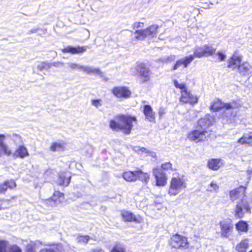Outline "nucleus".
<instances>
[{
    "label": "nucleus",
    "instance_id": "obj_1",
    "mask_svg": "<svg viewBox=\"0 0 252 252\" xmlns=\"http://www.w3.org/2000/svg\"><path fill=\"white\" fill-rule=\"evenodd\" d=\"M118 121L111 120V128L116 130H120L123 133L128 135L134 126L137 124V119L135 116L125 115H118L116 117Z\"/></svg>",
    "mask_w": 252,
    "mask_h": 252
},
{
    "label": "nucleus",
    "instance_id": "obj_2",
    "mask_svg": "<svg viewBox=\"0 0 252 252\" xmlns=\"http://www.w3.org/2000/svg\"><path fill=\"white\" fill-rule=\"evenodd\" d=\"M239 106L240 104L234 101L228 103H224L218 100L213 103L211 106V109L215 111L224 109V116L228 119H231L232 118L236 116V109Z\"/></svg>",
    "mask_w": 252,
    "mask_h": 252
},
{
    "label": "nucleus",
    "instance_id": "obj_3",
    "mask_svg": "<svg viewBox=\"0 0 252 252\" xmlns=\"http://www.w3.org/2000/svg\"><path fill=\"white\" fill-rule=\"evenodd\" d=\"M64 200V194L59 190H55L52 195L48 198L43 200L44 205L49 207H57Z\"/></svg>",
    "mask_w": 252,
    "mask_h": 252
},
{
    "label": "nucleus",
    "instance_id": "obj_4",
    "mask_svg": "<svg viewBox=\"0 0 252 252\" xmlns=\"http://www.w3.org/2000/svg\"><path fill=\"white\" fill-rule=\"evenodd\" d=\"M158 28V26L152 25L145 30H136L133 33L135 39L143 40L147 37H154L157 34Z\"/></svg>",
    "mask_w": 252,
    "mask_h": 252
},
{
    "label": "nucleus",
    "instance_id": "obj_5",
    "mask_svg": "<svg viewBox=\"0 0 252 252\" xmlns=\"http://www.w3.org/2000/svg\"><path fill=\"white\" fill-rule=\"evenodd\" d=\"M210 134V131L207 130L195 129L189 133L188 138L190 141L198 143L208 140Z\"/></svg>",
    "mask_w": 252,
    "mask_h": 252
},
{
    "label": "nucleus",
    "instance_id": "obj_6",
    "mask_svg": "<svg viewBox=\"0 0 252 252\" xmlns=\"http://www.w3.org/2000/svg\"><path fill=\"white\" fill-rule=\"evenodd\" d=\"M187 184L181 178H172L170 182L168 193L170 195H176L183 189L186 188Z\"/></svg>",
    "mask_w": 252,
    "mask_h": 252
},
{
    "label": "nucleus",
    "instance_id": "obj_7",
    "mask_svg": "<svg viewBox=\"0 0 252 252\" xmlns=\"http://www.w3.org/2000/svg\"><path fill=\"white\" fill-rule=\"evenodd\" d=\"M136 74L140 76L143 82L149 81L151 76V71L150 68L144 63H137L134 68Z\"/></svg>",
    "mask_w": 252,
    "mask_h": 252
},
{
    "label": "nucleus",
    "instance_id": "obj_8",
    "mask_svg": "<svg viewBox=\"0 0 252 252\" xmlns=\"http://www.w3.org/2000/svg\"><path fill=\"white\" fill-rule=\"evenodd\" d=\"M251 212V207L247 198L240 200L237 204L235 209V216L242 218L246 213Z\"/></svg>",
    "mask_w": 252,
    "mask_h": 252
},
{
    "label": "nucleus",
    "instance_id": "obj_9",
    "mask_svg": "<svg viewBox=\"0 0 252 252\" xmlns=\"http://www.w3.org/2000/svg\"><path fill=\"white\" fill-rule=\"evenodd\" d=\"M171 245L176 249L187 248L189 247L187 238L178 234L171 237Z\"/></svg>",
    "mask_w": 252,
    "mask_h": 252
},
{
    "label": "nucleus",
    "instance_id": "obj_10",
    "mask_svg": "<svg viewBox=\"0 0 252 252\" xmlns=\"http://www.w3.org/2000/svg\"><path fill=\"white\" fill-rule=\"evenodd\" d=\"M246 188L241 186L239 188L232 189L229 192V197L230 200L234 202V201L240 199L247 198L245 193Z\"/></svg>",
    "mask_w": 252,
    "mask_h": 252
},
{
    "label": "nucleus",
    "instance_id": "obj_11",
    "mask_svg": "<svg viewBox=\"0 0 252 252\" xmlns=\"http://www.w3.org/2000/svg\"><path fill=\"white\" fill-rule=\"evenodd\" d=\"M221 236L227 238L231 234L233 225L229 220H223L220 222Z\"/></svg>",
    "mask_w": 252,
    "mask_h": 252
},
{
    "label": "nucleus",
    "instance_id": "obj_12",
    "mask_svg": "<svg viewBox=\"0 0 252 252\" xmlns=\"http://www.w3.org/2000/svg\"><path fill=\"white\" fill-rule=\"evenodd\" d=\"M114 95L119 98H127L131 95L130 91L126 87H117L113 89Z\"/></svg>",
    "mask_w": 252,
    "mask_h": 252
},
{
    "label": "nucleus",
    "instance_id": "obj_13",
    "mask_svg": "<svg viewBox=\"0 0 252 252\" xmlns=\"http://www.w3.org/2000/svg\"><path fill=\"white\" fill-rule=\"evenodd\" d=\"M121 215L123 218V220L125 221H127V222H131L133 221L136 223H140L142 220L141 218L138 216H136L134 215L133 213L131 212L126 211V210H123L121 211Z\"/></svg>",
    "mask_w": 252,
    "mask_h": 252
},
{
    "label": "nucleus",
    "instance_id": "obj_14",
    "mask_svg": "<svg viewBox=\"0 0 252 252\" xmlns=\"http://www.w3.org/2000/svg\"><path fill=\"white\" fill-rule=\"evenodd\" d=\"M153 173L156 179L157 186H164L166 182V178L161 169L155 168L153 170Z\"/></svg>",
    "mask_w": 252,
    "mask_h": 252
},
{
    "label": "nucleus",
    "instance_id": "obj_15",
    "mask_svg": "<svg viewBox=\"0 0 252 252\" xmlns=\"http://www.w3.org/2000/svg\"><path fill=\"white\" fill-rule=\"evenodd\" d=\"M198 97L196 96H194L189 92H187L185 90L182 92V95L180 100L185 103H189L191 104H194L198 102Z\"/></svg>",
    "mask_w": 252,
    "mask_h": 252
},
{
    "label": "nucleus",
    "instance_id": "obj_16",
    "mask_svg": "<svg viewBox=\"0 0 252 252\" xmlns=\"http://www.w3.org/2000/svg\"><path fill=\"white\" fill-rule=\"evenodd\" d=\"M86 50V46H77L76 47H73L68 46L62 49L61 51L64 54L70 53L71 54H78L85 52Z\"/></svg>",
    "mask_w": 252,
    "mask_h": 252
},
{
    "label": "nucleus",
    "instance_id": "obj_17",
    "mask_svg": "<svg viewBox=\"0 0 252 252\" xmlns=\"http://www.w3.org/2000/svg\"><path fill=\"white\" fill-rule=\"evenodd\" d=\"M71 176L68 171H62L59 174L58 185L61 186L67 187L71 181Z\"/></svg>",
    "mask_w": 252,
    "mask_h": 252
},
{
    "label": "nucleus",
    "instance_id": "obj_18",
    "mask_svg": "<svg viewBox=\"0 0 252 252\" xmlns=\"http://www.w3.org/2000/svg\"><path fill=\"white\" fill-rule=\"evenodd\" d=\"M17 185L13 179L6 180L0 184V194H4L8 189H10L16 188Z\"/></svg>",
    "mask_w": 252,
    "mask_h": 252
},
{
    "label": "nucleus",
    "instance_id": "obj_19",
    "mask_svg": "<svg viewBox=\"0 0 252 252\" xmlns=\"http://www.w3.org/2000/svg\"><path fill=\"white\" fill-rule=\"evenodd\" d=\"M5 135L0 134V157L2 156H8L11 155V151L4 143Z\"/></svg>",
    "mask_w": 252,
    "mask_h": 252
},
{
    "label": "nucleus",
    "instance_id": "obj_20",
    "mask_svg": "<svg viewBox=\"0 0 252 252\" xmlns=\"http://www.w3.org/2000/svg\"><path fill=\"white\" fill-rule=\"evenodd\" d=\"M143 113L147 120L152 123L156 122L155 113L150 105H145L144 106Z\"/></svg>",
    "mask_w": 252,
    "mask_h": 252
},
{
    "label": "nucleus",
    "instance_id": "obj_21",
    "mask_svg": "<svg viewBox=\"0 0 252 252\" xmlns=\"http://www.w3.org/2000/svg\"><path fill=\"white\" fill-rule=\"evenodd\" d=\"M194 60V56H189L184 58L178 60L173 66V69L176 70L181 65H184V67H187L193 60Z\"/></svg>",
    "mask_w": 252,
    "mask_h": 252
},
{
    "label": "nucleus",
    "instance_id": "obj_22",
    "mask_svg": "<svg viewBox=\"0 0 252 252\" xmlns=\"http://www.w3.org/2000/svg\"><path fill=\"white\" fill-rule=\"evenodd\" d=\"M242 61L241 57L233 55L228 61L227 67L231 68L232 70L235 69L237 67H238Z\"/></svg>",
    "mask_w": 252,
    "mask_h": 252
},
{
    "label": "nucleus",
    "instance_id": "obj_23",
    "mask_svg": "<svg viewBox=\"0 0 252 252\" xmlns=\"http://www.w3.org/2000/svg\"><path fill=\"white\" fill-rule=\"evenodd\" d=\"M212 118L210 115H206L204 118L200 119L198 122V126L201 130H206V128L212 124Z\"/></svg>",
    "mask_w": 252,
    "mask_h": 252
},
{
    "label": "nucleus",
    "instance_id": "obj_24",
    "mask_svg": "<svg viewBox=\"0 0 252 252\" xmlns=\"http://www.w3.org/2000/svg\"><path fill=\"white\" fill-rule=\"evenodd\" d=\"M251 66L247 62L240 64L238 67L239 72L243 76L248 75L251 72Z\"/></svg>",
    "mask_w": 252,
    "mask_h": 252
},
{
    "label": "nucleus",
    "instance_id": "obj_25",
    "mask_svg": "<svg viewBox=\"0 0 252 252\" xmlns=\"http://www.w3.org/2000/svg\"><path fill=\"white\" fill-rule=\"evenodd\" d=\"M63 247L60 244H54L51 245L49 248H42L39 252H62Z\"/></svg>",
    "mask_w": 252,
    "mask_h": 252
},
{
    "label": "nucleus",
    "instance_id": "obj_26",
    "mask_svg": "<svg viewBox=\"0 0 252 252\" xmlns=\"http://www.w3.org/2000/svg\"><path fill=\"white\" fill-rule=\"evenodd\" d=\"M136 180L138 179L140 181L147 184L150 180V175L147 173L143 172L139 169L136 171Z\"/></svg>",
    "mask_w": 252,
    "mask_h": 252
},
{
    "label": "nucleus",
    "instance_id": "obj_27",
    "mask_svg": "<svg viewBox=\"0 0 252 252\" xmlns=\"http://www.w3.org/2000/svg\"><path fill=\"white\" fill-rule=\"evenodd\" d=\"M222 165V162L220 159H212L208 162L209 168L213 170H218Z\"/></svg>",
    "mask_w": 252,
    "mask_h": 252
},
{
    "label": "nucleus",
    "instance_id": "obj_28",
    "mask_svg": "<svg viewBox=\"0 0 252 252\" xmlns=\"http://www.w3.org/2000/svg\"><path fill=\"white\" fill-rule=\"evenodd\" d=\"M15 154L17 157H19L20 158H24L25 157H28L29 154L27 148L23 146H19L15 150Z\"/></svg>",
    "mask_w": 252,
    "mask_h": 252
},
{
    "label": "nucleus",
    "instance_id": "obj_29",
    "mask_svg": "<svg viewBox=\"0 0 252 252\" xmlns=\"http://www.w3.org/2000/svg\"><path fill=\"white\" fill-rule=\"evenodd\" d=\"M65 147L63 142H53L50 147V150L53 152L63 151Z\"/></svg>",
    "mask_w": 252,
    "mask_h": 252
},
{
    "label": "nucleus",
    "instance_id": "obj_30",
    "mask_svg": "<svg viewBox=\"0 0 252 252\" xmlns=\"http://www.w3.org/2000/svg\"><path fill=\"white\" fill-rule=\"evenodd\" d=\"M123 176L125 180L128 182L136 181V171L133 172L130 171L125 172L124 173Z\"/></svg>",
    "mask_w": 252,
    "mask_h": 252
},
{
    "label": "nucleus",
    "instance_id": "obj_31",
    "mask_svg": "<svg viewBox=\"0 0 252 252\" xmlns=\"http://www.w3.org/2000/svg\"><path fill=\"white\" fill-rule=\"evenodd\" d=\"M238 142L241 144H248L252 145V132L245 133L243 136L240 138Z\"/></svg>",
    "mask_w": 252,
    "mask_h": 252
},
{
    "label": "nucleus",
    "instance_id": "obj_32",
    "mask_svg": "<svg viewBox=\"0 0 252 252\" xmlns=\"http://www.w3.org/2000/svg\"><path fill=\"white\" fill-rule=\"evenodd\" d=\"M236 227L238 231L240 232H247L248 225L246 222L240 221L236 224Z\"/></svg>",
    "mask_w": 252,
    "mask_h": 252
},
{
    "label": "nucleus",
    "instance_id": "obj_33",
    "mask_svg": "<svg viewBox=\"0 0 252 252\" xmlns=\"http://www.w3.org/2000/svg\"><path fill=\"white\" fill-rule=\"evenodd\" d=\"M204 50V57L212 56L215 53L216 49L209 45H204L203 46Z\"/></svg>",
    "mask_w": 252,
    "mask_h": 252
},
{
    "label": "nucleus",
    "instance_id": "obj_34",
    "mask_svg": "<svg viewBox=\"0 0 252 252\" xmlns=\"http://www.w3.org/2000/svg\"><path fill=\"white\" fill-rule=\"evenodd\" d=\"M194 58L195 57L200 58L204 57L203 47H196L193 51Z\"/></svg>",
    "mask_w": 252,
    "mask_h": 252
},
{
    "label": "nucleus",
    "instance_id": "obj_35",
    "mask_svg": "<svg viewBox=\"0 0 252 252\" xmlns=\"http://www.w3.org/2000/svg\"><path fill=\"white\" fill-rule=\"evenodd\" d=\"M219 189V186L215 182H212L209 185L207 188L206 190L209 192H217L218 191Z\"/></svg>",
    "mask_w": 252,
    "mask_h": 252
},
{
    "label": "nucleus",
    "instance_id": "obj_36",
    "mask_svg": "<svg viewBox=\"0 0 252 252\" xmlns=\"http://www.w3.org/2000/svg\"><path fill=\"white\" fill-rule=\"evenodd\" d=\"M90 239V237L89 235H78L76 240L78 243L86 244Z\"/></svg>",
    "mask_w": 252,
    "mask_h": 252
},
{
    "label": "nucleus",
    "instance_id": "obj_37",
    "mask_svg": "<svg viewBox=\"0 0 252 252\" xmlns=\"http://www.w3.org/2000/svg\"><path fill=\"white\" fill-rule=\"evenodd\" d=\"M8 244L7 241L0 239V252H7Z\"/></svg>",
    "mask_w": 252,
    "mask_h": 252
},
{
    "label": "nucleus",
    "instance_id": "obj_38",
    "mask_svg": "<svg viewBox=\"0 0 252 252\" xmlns=\"http://www.w3.org/2000/svg\"><path fill=\"white\" fill-rule=\"evenodd\" d=\"M111 252H126L124 246L121 244H116L111 250Z\"/></svg>",
    "mask_w": 252,
    "mask_h": 252
},
{
    "label": "nucleus",
    "instance_id": "obj_39",
    "mask_svg": "<svg viewBox=\"0 0 252 252\" xmlns=\"http://www.w3.org/2000/svg\"><path fill=\"white\" fill-rule=\"evenodd\" d=\"M51 67V64L44 62H41L37 66V68L39 70H42L44 69H48Z\"/></svg>",
    "mask_w": 252,
    "mask_h": 252
},
{
    "label": "nucleus",
    "instance_id": "obj_40",
    "mask_svg": "<svg viewBox=\"0 0 252 252\" xmlns=\"http://www.w3.org/2000/svg\"><path fill=\"white\" fill-rule=\"evenodd\" d=\"M176 56L175 55H170L166 57L161 58L160 61L162 63H169L175 60Z\"/></svg>",
    "mask_w": 252,
    "mask_h": 252
},
{
    "label": "nucleus",
    "instance_id": "obj_41",
    "mask_svg": "<svg viewBox=\"0 0 252 252\" xmlns=\"http://www.w3.org/2000/svg\"><path fill=\"white\" fill-rule=\"evenodd\" d=\"M162 170L165 171L169 172L172 171V164L170 162H167L162 164L161 165Z\"/></svg>",
    "mask_w": 252,
    "mask_h": 252
},
{
    "label": "nucleus",
    "instance_id": "obj_42",
    "mask_svg": "<svg viewBox=\"0 0 252 252\" xmlns=\"http://www.w3.org/2000/svg\"><path fill=\"white\" fill-rule=\"evenodd\" d=\"M9 252H23L22 249L16 245H13L10 246Z\"/></svg>",
    "mask_w": 252,
    "mask_h": 252
},
{
    "label": "nucleus",
    "instance_id": "obj_43",
    "mask_svg": "<svg viewBox=\"0 0 252 252\" xmlns=\"http://www.w3.org/2000/svg\"><path fill=\"white\" fill-rule=\"evenodd\" d=\"M248 246H249L248 241V240L246 239V240H243L239 244H238L237 246V248H238L239 249V248L242 247V248H244V249H245L246 250V249L248 248Z\"/></svg>",
    "mask_w": 252,
    "mask_h": 252
},
{
    "label": "nucleus",
    "instance_id": "obj_44",
    "mask_svg": "<svg viewBox=\"0 0 252 252\" xmlns=\"http://www.w3.org/2000/svg\"><path fill=\"white\" fill-rule=\"evenodd\" d=\"M16 198V196H11V198L10 199H4L3 198H0V210H2V209H4V208H3L2 206V202H9L11 200H14L15 199V198Z\"/></svg>",
    "mask_w": 252,
    "mask_h": 252
},
{
    "label": "nucleus",
    "instance_id": "obj_45",
    "mask_svg": "<svg viewBox=\"0 0 252 252\" xmlns=\"http://www.w3.org/2000/svg\"><path fill=\"white\" fill-rule=\"evenodd\" d=\"M174 84L176 88L180 89L183 91L186 90V86L184 84H179L177 80L174 81Z\"/></svg>",
    "mask_w": 252,
    "mask_h": 252
},
{
    "label": "nucleus",
    "instance_id": "obj_46",
    "mask_svg": "<svg viewBox=\"0 0 252 252\" xmlns=\"http://www.w3.org/2000/svg\"><path fill=\"white\" fill-rule=\"evenodd\" d=\"M132 149L133 151H135L136 152H139L140 151H141L142 152H145L146 149L145 148H141L140 147L138 146H133L132 147Z\"/></svg>",
    "mask_w": 252,
    "mask_h": 252
},
{
    "label": "nucleus",
    "instance_id": "obj_47",
    "mask_svg": "<svg viewBox=\"0 0 252 252\" xmlns=\"http://www.w3.org/2000/svg\"><path fill=\"white\" fill-rule=\"evenodd\" d=\"M144 27V23L142 22H135L133 25V29L142 28Z\"/></svg>",
    "mask_w": 252,
    "mask_h": 252
},
{
    "label": "nucleus",
    "instance_id": "obj_48",
    "mask_svg": "<svg viewBox=\"0 0 252 252\" xmlns=\"http://www.w3.org/2000/svg\"><path fill=\"white\" fill-rule=\"evenodd\" d=\"M100 101V99H93L92 100V104L95 106L96 107H98L101 105Z\"/></svg>",
    "mask_w": 252,
    "mask_h": 252
},
{
    "label": "nucleus",
    "instance_id": "obj_49",
    "mask_svg": "<svg viewBox=\"0 0 252 252\" xmlns=\"http://www.w3.org/2000/svg\"><path fill=\"white\" fill-rule=\"evenodd\" d=\"M217 55L219 56V59L220 61H223L226 58V55L221 52H218Z\"/></svg>",
    "mask_w": 252,
    "mask_h": 252
},
{
    "label": "nucleus",
    "instance_id": "obj_50",
    "mask_svg": "<svg viewBox=\"0 0 252 252\" xmlns=\"http://www.w3.org/2000/svg\"><path fill=\"white\" fill-rule=\"evenodd\" d=\"M165 109L163 108H160L158 110V115L159 118H161V117L165 114Z\"/></svg>",
    "mask_w": 252,
    "mask_h": 252
},
{
    "label": "nucleus",
    "instance_id": "obj_51",
    "mask_svg": "<svg viewBox=\"0 0 252 252\" xmlns=\"http://www.w3.org/2000/svg\"><path fill=\"white\" fill-rule=\"evenodd\" d=\"M70 67L72 69H79V68H82V66H79L78 65H77V64H75V63H72V64H70Z\"/></svg>",
    "mask_w": 252,
    "mask_h": 252
},
{
    "label": "nucleus",
    "instance_id": "obj_52",
    "mask_svg": "<svg viewBox=\"0 0 252 252\" xmlns=\"http://www.w3.org/2000/svg\"><path fill=\"white\" fill-rule=\"evenodd\" d=\"M155 206L158 210H161V208H160V207L161 206V204L155 203Z\"/></svg>",
    "mask_w": 252,
    "mask_h": 252
},
{
    "label": "nucleus",
    "instance_id": "obj_53",
    "mask_svg": "<svg viewBox=\"0 0 252 252\" xmlns=\"http://www.w3.org/2000/svg\"><path fill=\"white\" fill-rule=\"evenodd\" d=\"M236 249L239 252H246V250L242 247L239 248V249L236 247Z\"/></svg>",
    "mask_w": 252,
    "mask_h": 252
},
{
    "label": "nucleus",
    "instance_id": "obj_54",
    "mask_svg": "<svg viewBox=\"0 0 252 252\" xmlns=\"http://www.w3.org/2000/svg\"><path fill=\"white\" fill-rule=\"evenodd\" d=\"M91 252H103L101 250L94 249Z\"/></svg>",
    "mask_w": 252,
    "mask_h": 252
},
{
    "label": "nucleus",
    "instance_id": "obj_55",
    "mask_svg": "<svg viewBox=\"0 0 252 252\" xmlns=\"http://www.w3.org/2000/svg\"><path fill=\"white\" fill-rule=\"evenodd\" d=\"M85 70L88 73L94 72V70L90 68H86Z\"/></svg>",
    "mask_w": 252,
    "mask_h": 252
},
{
    "label": "nucleus",
    "instance_id": "obj_56",
    "mask_svg": "<svg viewBox=\"0 0 252 252\" xmlns=\"http://www.w3.org/2000/svg\"><path fill=\"white\" fill-rule=\"evenodd\" d=\"M247 172L249 175H250L252 173V171L251 170H248Z\"/></svg>",
    "mask_w": 252,
    "mask_h": 252
},
{
    "label": "nucleus",
    "instance_id": "obj_57",
    "mask_svg": "<svg viewBox=\"0 0 252 252\" xmlns=\"http://www.w3.org/2000/svg\"><path fill=\"white\" fill-rule=\"evenodd\" d=\"M48 172H50V171L47 170V171H46V173H48Z\"/></svg>",
    "mask_w": 252,
    "mask_h": 252
},
{
    "label": "nucleus",
    "instance_id": "obj_58",
    "mask_svg": "<svg viewBox=\"0 0 252 252\" xmlns=\"http://www.w3.org/2000/svg\"><path fill=\"white\" fill-rule=\"evenodd\" d=\"M55 63H53V65L54 66H55Z\"/></svg>",
    "mask_w": 252,
    "mask_h": 252
},
{
    "label": "nucleus",
    "instance_id": "obj_59",
    "mask_svg": "<svg viewBox=\"0 0 252 252\" xmlns=\"http://www.w3.org/2000/svg\"><path fill=\"white\" fill-rule=\"evenodd\" d=\"M203 8H206L205 6H202Z\"/></svg>",
    "mask_w": 252,
    "mask_h": 252
},
{
    "label": "nucleus",
    "instance_id": "obj_60",
    "mask_svg": "<svg viewBox=\"0 0 252 252\" xmlns=\"http://www.w3.org/2000/svg\"><path fill=\"white\" fill-rule=\"evenodd\" d=\"M30 252H34L32 250H31Z\"/></svg>",
    "mask_w": 252,
    "mask_h": 252
},
{
    "label": "nucleus",
    "instance_id": "obj_61",
    "mask_svg": "<svg viewBox=\"0 0 252 252\" xmlns=\"http://www.w3.org/2000/svg\"><path fill=\"white\" fill-rule=\"evenodd\" d=\"M249 252H252V250L251 251H250Z\"/></svg>",
    "mask_w": 252,
    "mask_h": 252
}]
</instances>
